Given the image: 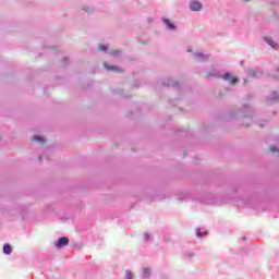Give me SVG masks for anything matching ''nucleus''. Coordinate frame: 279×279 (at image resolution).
Here are the masks:
<instances>
[{
  "label": "nucleus",
  "instance_id": "obj_10",
  "mask_svg": "<svg viewBox=\"0 0 279 279\" xmlns=\"http://www.w3.org/2000/svg\"><path fill=\"white\" fill-rule=\"evenodd\" d=\"M3 254H7V255L12 254V246L10 244H4Z\"/></svg>",
  "mask_w": 279,
  "mask_h": 279
},
{
  "label": "nucleus",
  "instance_id": "obj_20",
  "mask_svg": "<svg viewBox=\"0 0 279 279\" xmlns=\"http://www.w3.org/2000/svg\"><path fill=\"white\" fill-rule=\"evenodd\" d=\"M144 241H149V233H144Z\"/></svg>",
  "mask_w": 279,
  "mask_h": 279
},
{
  "label": "nucleus",
  "instance_id": "obj_9",
  "mask_svg": "<svg viewBox=\"0 0 279 279\" xmlns=\"http://www.w3.org/2000/svg\"><path fill=\"white\" fill-rule=\"evenodd\" d=\"M165 86H169V87H175L178 86V82H175L173 78H168L167 81H165Z\"/></svg>",
  "mask_w": 279,
  "mask_h": 279
},
{
  "label": "nucleus",
  "instance_id": "obj_13",
  "mask_svg": "<svg viewBox=\"0 0 279 279\" xmlns=\"http://www.w3.org/2000/svg\"><path fill=\"white\" fill-rule=\"evenodd\" d=\"M208 234V231L196 229V236H206Z\"/></svg>",
  "mask_w": 279,
  "mask_h": 279
},
{
  "label": "nucleus",
  "instance_id": "obj_21",
  "mask_svg": "<svg viewBox=\"0 0 279 279\" xmlns=\"http://www.w3.org/2000/svg\"><path fill=\"white\" fill-rule=\"evenodd\" d=\"M187 52L189 53H193V48L192 47H187Z\"/></svg>",
  "mask_w": 279,
  "mask_h": 279
},
{
  "label": "nucleus",
  "instance_id": "obj_8",
  "mask_svg": "<svg viewBox=\"0 0 279 279\" xmlns=\"http://www.w3.org/2000/svg\"><path fill=\"white\" fill-rule=\"evenodd\" d=\"M264 40L269 45L272 49H278V44L274 41L270 37H264Z\"/></svg>",
  "mask_w": 279,
  "mask_h": 279
},
{
  "label": "nucleus",
  "instance_id": "obj_17",
  "mask_svg": "<svg viewBox=\"0 0 279 279\" xmlns=\"http://www.w3.org/2000/svg\"><path fill=\"white\" fill-rule=\"evenodd\" d=\"M98 49H99V51H108V46L100 45Z\"/></svg>",
  "mask_w": 279,
  "mask_h": 279
},
{
  "label": "nucleus",
  "instance_id": "obj_23",
  "mask_svg": "<svg viewBox=\"0 0 279 279\" xmlns=\"http://www.w3.org/2000/svg\"><path fill=\"white\" fill-rule=\"evenodd\" d=\"M277 73H279V69L277 70Z\"/></svg>",
  "mask_w": 279,
  "mask_h": 279
},
{
  "label": "nucleus",
  "instance_id": "obj_5",
  "mask_svg": "<svg viewBox=\"0 0 279 279\" xmlns=\"http://www.w3.org/2000/svg\"><path fill=\"white\" fill-rule=\"evenodd\" d=\"M106 71H110L111 73H121V68L117 65H110L108 62L104 63Z\"/></svg>",
  "mask_w": 279,
  "mask_h": 279
},
{
  "label": "nucleus",
  "instance_id": "obj_11",
  "mask_svg": "<svg viewBox=\"0 0 279 279\" xmlns=\"http://www.w3.org/2000/svg\"><path fill=\"white\" fill-rule=\"evenodd\" d=\"M150 276H151V269L150 268H144L143 278H150Z\"/></svg>",
  "mask_w": 279,
  "mask_h": 279
},
{
  "label": "nucleus",
  "instance_id": "obj_15",
  "mask_svg": "<svg viewBox=\"0 0 279 279\" xmlns=\"http://www.w3.org/2000/svg\"><path fill=\"white\" fill-rule=\"evenodd\" d=\"M32 141H37L38 143H45V140L41 136H34Z\"/></svg>",
  "mask_w": 279,
  "mask_h": 279
},
{
  "label": "nucleus",
  "instance_id": "obj_16",
  "mask_svg": "<svg viewBox=\"0 0 279 279\" xmlns=\"http://www.w3.org/2000/svg\"><path fill=\"white\" fill-rule=\"evenodd\" d=\"M132 278H133L132 271L126 270V272H125V279H132Z\"/></svg>",
  "mask_w": 279,
  "mask_h": 279
},
{
  "label": "nucleus",
  "instance_id": "obj_2",
  "mask_svg": "<svg viewBox=\"0 0 279 279\" xmlns=\"http://www.w3.org/2000/svg\"><path fill=\"white\" fill-rule=\"evenodd\" d=\"M203 8L204 5L202 4V2L197 0H191L189 3V9L191 10V12H201Z\"/></svg>",
  "mask_w": 279,
  "mask_h": 279
},
{
  "label": "nucleus",
  "instance_id": "obj_12",
  "mask_svg": "<svg viewBox=\"0 0 279 279\" xmlns=\"http://www.w3.org/2000/svg\"><path fill=\"white\" fill-rule=\"evenodd\" d=\"M268 99H269L270 101H276V100H278V92H272V93L269 95Z\"/></svg>",
  "mask_w": 279,
  "mask_h": 279
},
{
  "label": "nucleus",
  "instance_id": "obj_14",
  "mask_svg": "<svg viewBox=\"0 0 279 279\" xmlns=\"http://www.w3.org/2000/svg\"><path fill=\"white\" fill-rule=\"evenodd\" d=\"M110 56H112V58H119V56H121V51L120 50H113L110 52Z\"/></svg>",
  "mask_w": 279,
  "mask_h": 279
},
{
  "label": "nucleus",
  "instance_id": "obj_19",
  "mask_svg": "<svg viewBox=\"0 0 279 279\" xmlns=\"http://www.w3.org/2000/svg\"><path fill=\"white\" fill-rule=\"evenodd\" d=\"M83 10H84V12H88V13L93 12V8H90V7H85V8H83Z\"/></svg>",
  "mask_w": 279,
  "mask_h": 279
},
{
  "label": "nucleus",
  "instance_id": "obj_1",
  "mask_svg": "<svg viewBox=\"0 0 279 279\" xmlns=\"http://www.w3.org/2000/svg\"><path fill=\"white\" fill-rule=\"evenodd\" d=\"M206 77H221L225 82H229L230 84H235L236 82H239V78L232 76L230 72L221 75L217 70H214L213 72H207Z\"/></svg>",
  "mask_w": 279,
  "mask_h": 279
},
{
  "label": "nucleus",
  "instance_id": "obj_18",
  "mask_svg": "<svg viewBox=\"0 0 279 279\" xmlns=\"http://www.w3.org/2000/svg\"><path fill=\"white\" fill-rule=\"evenodd\" d=\"M270 151H271L272 154H276V151L279 153V149H278L276 146H270Z\"/></svg>",
  "mask_w": 279,
  "mask_h": 279
},
{
  "label": "nucleus",
  "instance_id": "obj_7",
  "mask_svg": "<svg viewBox=\"0 0 279 279\" xmlns=\"http://www.w3.org/2000/svg\"><path fill=\"white\" fill-rule=\"evenodd\" d=\"M162 23L166 25V29H170L171 32L175 29V24L171 23L169 19H163Z\"/></svg>",
  "mask_w": 279,
  "mask_h": 279
},
{
  "label": "nucleus",
  "instance_id": "obj_3",
  "mask_svg": "<svg viewBox=\"0 0 279 279\" xmlns=\"http://www.w3.org/2000/svg\"><path fill=\"white\" fill-rule=\"evenodd\" d=\"M69 245V238L62 236L60 238L56 243L54 247H58V250H62V247H66Z\"/></svg>",
  "mask_w": 279,
  "mask_h": 279
},
{
  "label": "nucleus",
  "instance_id": "obj_6",
  "mask_svg": "<svg viewBox=\"0 0 279 279\" xmlns=\"http://www.w3.org/2000/svg\"><path fill=\"white\" fill-rule=\"evenodd\" d=\"M263 72L258 69H251L248 70V77H260Z\"/></svg>",
  "mask_w": 279,
  "mask_h": 279
},
{
  "label": "nucleus",
  "instance_id": "obj_22",
  "mask_svg": "<svg viewBox=\"0 0 279 279\" xmlns=\"http://www.w3.org/2000/svg\"><path fill=\"white\" fill-rule=\"evenodd\" d=\"M41 158H43V157H41V156H39V160H41Z\"/></svg>",
  "mask_w": 279,
  "mask_h": 279
},
{
  "label": "nucleus",
  "instance_id": "obj_4",
  "mask_svg": "<svg viewBox=\"0 0 279 279\" xmlns=\"http://www.w3.org/2000/svg\"><path fill=\"white\" fill-rule=\"evenodd\" d=\"M193 58L197 61V62H206L209 58L208 54H204L203 52H194L193 53Z\"/></svg>",
  "mask_w": 279,
  "mask_h": 279
}]
</instances>
